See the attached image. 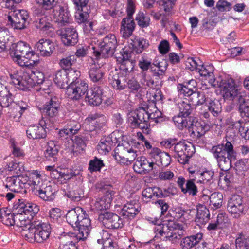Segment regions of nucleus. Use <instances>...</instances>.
<instances>
[{"label": "nucleus", "instance_id": "obj_1", "mask_svg": "<svg viewBox=\"0 0 249 249\" xmlns=\"http://www.w3.org/2000/svg\"><path fill=\"white\" fill-rule=\"evenodd\" d=\"M211 151L221 170L227 171L231 168V160L235 159L236 155L231 142L227 141L225 144L213 146Z\"/></svg>", "mask_w": 249, "mask_h": 249}, {"label": "nucleus", "instance_id": "obj_2", "mask_svg": "<svg viewBox=\"0 0 249 249\" xmlns=\"http://www.w3.org/2000/svg\"><path fill=\"white\" fill-rule=\"evenodd\" d=\"M51 231V228L49 224L39 220H34L28 229L22 231V235L30 242L36 241L43 243L48 239Z\"/></svg>", "mask_w": 249, "mask_h": 249}, {"label": "nucleus", "instance_id": "obj_3", "mask_svg": "<svg viewBox=\"0 0 249 249\" xmlns=\"http://www.w3.org/2000/svg\"><path fill=\"white\" fill-rule=\"evenodd\" d=\"M154 231L156 236L163 237L173 242L180 239L184 233L182 225L171 220L158 224L155 227Z\"/></svg>", "mask_w": 249, "mask_h": 249}, {"label": "nucleus", "instance_id": "obj_4", "mask_svg": "<svg viewBox=\"0 0 249 249\" xmlns=\"http://www.w3.org/2000/svg\"><path fill=\"white\" fill-rule=\"evenodd\" d=\"M13 48L14 49V59L20 66L31 67L38 63V60H31L35 53L27 43L18 42L14 45Z\"/></svg>", "mask_w": 249, "mask_h": 249}, {"label": "nucleus", "instance_id": "obj_5", "mask_svg": "<svg viewBox=\"0 0 249 249\" xmlns=\"http://www.w3.org/2000/svg\"><path fill=\"white\" fill-rule=\"evenodd\" d=\"M149 120L148 112L143 107L131 112L128 118L129 123L133 126L142 129L143 133L146 134H149L150 131Z\"/></svg>", "mask_w": 249, "mask_h": 249}, {"label": "nucleus", "instance_id": "obj_6", "mask_svg": "<svg viewBox=\"0 0 249 249\" xmlns=\"http://www.w3.org/2000/svg\"><path fill=\"white\" fill-rule=\"evenodd\" d=\"M174 156L178 158V161L182 164L187 163L189 159L195 152V148L191 142L180 141L173 147Z\"/></svg>", "mask_w": 249, "mask_h": 249}, {"label": "nucleus", "instance_id": "obj_7", "mask_svg": "<svg viewBox=\"0 0 249 249\" xmlns=\"http://www.w3.org/2000/svg\"><path fill=\"white\" fill-rule=\"evenodd\" d=\"M213 87L220 89L221 93L226 100H233L239 91L237 86L232 78H217V81L214 84Z\"/></svg>", "mask_w": 249, "mask_h": 249}, {"label": "nucleus", "instance_id": "obj_8", "mask_svg": "<svg viewBox=\"0 0 249 249\" xmlns=\"http://www.w3.org/2000/svg\"><path fill=\"white\" fill-rule=\"evenodd\" d=\"M113 156L121 163L130 164L137 156V151L130 147L127 142L119 144L115 148Z\"/></svg>", "mask_w": 249, "mask_h": 249}, {"label": "nucleus", "instance_id": "obj_9", "mask_svg": "<svg viewBox=\"0 0 249 249\" xmlns=\"http://www.w3.org/2000/svg\"><path fill=\"white\" fill-rule=\"evenodd\" d=\"M117 46V40L115 35H107L104 38L100 45V51H94L93 53L96 59L100 56L109 57L113 55Z\"/></svg>", "mask_w": 249, "mask_h": 249}, {"label": "nucleus", "instance_id": "obj_10", "mask_svg": "<svg viewBox=\"0 0 249 249\" xmlns=\"http://www.w3.org/2000/svg\"><path fill=\"white\" fill-rule=\"evenodd\" d=\"M88 86L84 80L71 82L67 87L66 94L68 97L73 100H79L87 91Z\"/></svg>", "mask_w": 249, "mask_h": 249}, {"label": "nucleus", "instance_id": "obj_11", "mask_svg": "<svg viewBox=\"0 0 249 249\" xmlns=\"http://www.w3.org/2000/svg\"><path fill=\"white\" fill-rule=\"evenodd\" d=\"M8 20L14 29L22 30L26 27L27 23H29V15L26 10H17L8 16Z\"/></svg>", "mask_w": 249, "mask_h": 249}, {"label": "nucleus", "instance_id": "obj_12", "mask_svg": "<svg viewBox=\"0 0 249 249\" xmlns=\"http://www.w3.org/2000/svg\"><path fill=\"white\" fill-rule=\"evenodd\" d=\"M98 220L107 229H118L123 226L122 220L120 216L108 211L101 213L99 215Z\"/></svg>", "mask_w": 249, "mask_h": 249}, {"label": "nucleus", "instance_id": "obj_13", "mask_svg": "<svg viewBox=\"0 0 249 249\" xmlns=\"http://www.w3.org/2000/svg\"><path fill=\"white\" fill-rule=\"evenodd\" d=\"M57 34L65 46H74L78 42V33L76 29L72 26L61 28L57 30Z\"/></svg>", "mask_w": 249, "mask_h": 249}, {"label": "nucleus", "instance_id": "obj_14", "mask_svg": "<svg viewBox=\"0 0 249 249\" xmlns=\"http://www.w3.org/2000/svg\"><path fill=\"white\" fill-rule=\"evenodd\" d=\"M245 207L242 198L239 195L232 196L228 201L227 210L233 218H238L245 214Z\"/></svg>", "mask_w": 249, "mask_h": 249}, {"label": "nucleus", "instance_id": "obj_15", "mask_svg": "<svg viewBox=\"0 0 249 249\" xmlns=\"http://www.w3.org/2000/svg\"><path fill=\"white\" fill-rule=\"evenodd\" d=\"M140 211V205L137 199L130 200L124 204L121 213L124 218H134Z\"/></svg>", "mask_w": 249, "mask_h": 249}, {"label": "nucleus", "instance_id": "obj_16", "mask_svg": "<svg viewBox=\"0 0 249 249\" xmlns=\"http://www.w3.org/2000/svg\"><path fill=\"white\" fill-rule=\"evenodd\" d=\"M87 215L84 211V216L79 220L77 226L78 232L76 233V237L79 240L86 239L89 232V227L90 226V220L87 217Z\"/></svg>", "mask_w": 249, "mask_h": 249}, {"label": "nucleus", "instance_id": "obj_17", "mask_svg": "<svg viewBox=\"0 0 249 249\" xmlns=\"http://www.w3.org/2000/svg\"><path fill=\"white\" fill-rule=\"evenodd\" d=\"M55 21L60 26H65L70 22V14L66 7L57 4L53 9Z\"/></svg>", "mask_w": 249, "mask_h": 249}, {"label": "nucleus", "instance_id": "obj_18", "mask_svg": "<svg viewBox=\"0 0 249 249\" xmlns=\"http://www.w3.org/2000/svg\"><path fill=\"white\" fill-rule=\"evenodd\" d=\"M35 48L40 52L41 55L48 57L53 53L54 45L51 40L42 38L36 44Z\"/></svg>", "mask_w": 249, "mask_h": 249}, {"label": "nucleus", "instance_id": "obj_19", "mask_svg": "<svg viewBox=\"0 0 249 249\" xmlns=\"http://www.w3.org/2000/svg\"><path fill=\"white\" fill-rule=\"evenodd\" d=\"M103 89L100 86H95L87 92L86 101L89 105L98 106L102 102Z\"/></svg>", "mask_w": 249, "mask_h": 249}, {"label": "nucleus", "instance_id": "obj_20", "mask_svg": "<svg viewBox=\"0 0 249 249\" xmlns=\"http://www.w3.org/2000/svg\"><path fill=\"white\" fill-rule=\"evenodd\" d=\"M189 119V126L188 128L192 137L200 138L208 130V126L203 125L197 120L191 121L190 118Z\"/></svg>", "mask_w": 249, "mask_h": 249}, {"label": "nucleus", "instance_id": "obj_21", "mask_svg": "<svg viewBox=\"0 0 249 249\" xmlns=\"http://www.w3.org/2000/svg\"><path fill=\"white\" fill-rule=\"evenodd\" d=\"M27 183L29 186L30 189L35 195L38 193L45 184L41 178V175L36 171L30 175Z\"/></svg>", "mask_w": 249, "mask_h": 249}, {"label": "nucleus", "instance_id": "obj_22", "mask_svg": "<svg viewBox=\"0 0 249 249\" xmlns=\"http://www.w3.org/2000/svg\"><path fill=\"white\" fill-rule=\"evenodd\" d=\"M84 216V211L80 207H76L70 210L66 214V219L69 224L76 228L79 220Z\"/></svg>", "mask_w": 249, "mask_h": 249}, {"label": "nucleus", "instance_id": "obj_23", "mask_svg": "<svg viewBox=\"0 0 249 249\" xmlns=\"http://www.w3.org/2000/svg\"><path fill=\"white\" fill-rule=\"evenodd\" d=\"M56 100L55 98H51L42 108V112L49 117L53 118L58 113L59 104Z\"/></svg>", "mask_w": 249, "mask_h": 249}, {"label": "nucleus", "instance_id": "obj_24", "mask_svg": "<svg viewBox=\"0 0 249 249\" xmlns=\"http://www.w3.org/2000/svg\"><path fill=\"white\" fill-rule=\"evenodd\" d=\"M135 28V23L133 18L126 17L121 21V33L124 38L130 37Z\"/></svg>", "mask_w": 249, "mask_h": 249}, {"label": "nucleus", "instance_id": "obj_25", "mask_svg": "<svg viewBox=\"0 0 249 249\" xmlns=\"http://www.w3.org/2000/svg\"><path fill=\"white\" fill-rule=\"evenodd\" d=\"M202 237L201 233L185 237L181 240L180 246L182 249H190L199 244Z\"/></svg>", "mask_w": 249, "mask_h": 249}, {"label": "nucleus", "instance_id": "obj_26", "mask_svg": "<svg viewBox=\"0 0 249 249\" xmlns=\"http://www.w3.org/2000/svg\"><path fill=\"white\" fill-rule=\"evenodd\" d=\"M168 191L165 189L163 191L159 187H147L143 190L142 195L144 197L152 198L165 197L168 196Z\"/></svg>", "mask_w": 249, "mask_h": 249}, {"label": "nucleus", "instance_id": "obj_27", "mask_svg": "<svg viewBox=\"0 0 249 249\" xmlns=\"http://www.w3.org/2000/svg\"><path fill=\"white\" fill-rule=\"evenodd\" d=\"M28 78L29 76L28 74H24L23 76L18 78L11 76V81L10 83L15 85L17 88L25 90L33 87L31 81L28 79Z\"/></svg>", "mask_w": 249, "mask_h": 249}, {"label": "nucleus", "instance_id": "obj_28", "mask_svg": "<svg viewBox=\"0 0 249 249\" xmlns=\"http://www.w3.org/2000/svg\"><path fill=\"white\" fill-rule=\"evenodd\" d=\"M29 108V106L26 102L23 101H19L16 104L14 108L11 109L10 112V116L16 121H18L23 113L28 111Z\"/></svg>", "mask_w": 249, "mask_h": 249}, {"label": "nucleus", "instance_id": "obj_29", "mask_svg": "<svg viewBox=\"0 0 249 249\" xmlns=\"http://www.w3.org/2000/svg\"><path fill=\"white\" fill-rule=\"evenodd\" d=\"M111 192L108 191L106 195L97 199L94 205V209L96 211H103L109 209L112 200Z\"/></svg>", "mask_w": 249, "mask_h": 249}, {"label": "nucleus", "instance_id": "obj_30", "mask_svg": "<svg viewBox=\"0 0 249 249\" xmlns=\"http://www.w3.org/2000/svg\"><path fill=\"white\" fill-rule=\"evenodd\" d=\"M27 137L29 139H41L46 136V132L43 126H30L26 130Z\"/></svg>", "mask_w": 249, "mask_h": 249}, {"label": "nucleus", "instance_id": "obj_31", "mask_svg": "<svg viewBox=\"0 0 249 249\" xmlns=\"http://www.w3.org/2000/svg\"><path fill=\"white\" fill-rule=\"evenodd\" d=\"M36 195L42 199L47 201H52L55 198V191H53L52 187L50 185L46 186L45 184Z\"/></svg>", "mask_w": 249, "mask_h": 249}, {"label": "nucleus", "instance_id": "obj_32", "mask_svg": "<svg viewBox=\"0 0 249 249\" xmlns=\"http://www.w3.org/2000/svg\"><path fill=\"white\" fill-rule=\"evenodd\" d=\"M0 218L2 222L8 226L15 225L16 214L12 213L10 210L7 208H0Z\"/></svg>", "mask_w": 249, "mask_h": 249}, {"label": "nucleus", "instance_id": "obj_33", "mask_svg": "<svg viewBox=\"0 0 249 249\" xmlns=\"http://www.w3.org/2000/svg\"><path fill=\"white\" fill-rule=\"evenodd\" d=\"M89 75L91 80L93 82H101L103 79L105 73L100 67L97 66L94 63L90 66Z\"/></svg>", "mask_w": 249, "mask_h": 249}, {"label": "nucleus", "instance_id": "obj_34", "mask_svg": "<svg viewBox=\"0 0 249 249\" xmlns=\"http://www.w3.org/2000/svg\"><path fill=\"white\" fill-rule=\"evenodd\" d=\"M198 68V71L201 76L207 77L209 83L213 87L215 82L217 81V78L215 79L213 73V67L210 65L204 66L201 65Z\"/></svg>", "mask_w": 249, "mask_h": 249}, {"label": "nucleus", "instance_id": "obj_35", "mask_svg": "<svg viewBox=\"0 0 249 249\" xmlns=\"http://www.w3.org/2000/svg\"><path fill=\"white\" fill-rule=\"evenodd\" d=\"M210 219L209 210L204 206L197 209V213L195 218V222L198 225L206 224Z\"/></svg>", "mask_w": 249, "mask_h": 249}, {"label": "nucleus", "instance_id": "obj_36", "mask_svg": "<svg viewBox=\"0 0 249 249\" xmlns=\"http://www.w3.org/2000/svg\"><path fill=\"white\" fill-rule=\"evenodd\" d=\"M67 75L66 70L58 71L56 72L53 79L54 82L60 88H65L68 85V78Z\"/></svg>", "mask_w": 249, "mask_h": 249}, {"label": "nucleus", "instance_id": "obj_37", "mask_svg": "<svg viewBox=\"0 0 249 249\" xmlns=\"http://www.w3.org/2000/svg\"><path fill=\"white\" fill-rule=\"evenodd\" d=\"M34 25L36 28L39 29L45 34L53 31V29L52 25L47 21V18L45 17L36 19L34 22Z\"/></svg>", "mask_w": 249, "mask_h": 249}, {"label": "nucleus", "instance_id": "obj_38", "mask_svg": "<svg viewBox=\"0 0 249 249\" xmlns=\"http://www.w3.org/2000/svg\"><path fill=\"white\" fill-rule=\"evenodd\" d=\"M32 219H27V216L23 214H20L19 213H17L15 217V225L19 227L23 228L22 231L26 229H28L31 223L33 221L31 220Z\"/></svg>", "mask_w": 249, "mask_h": 249}, {"label": "nucleus", "instance_id": "obj_39", "mask_svg": "<svg viewBox=\"0 0 249 249\" xmlns=\"http://www.w3.org/2000/svg\"><path fill=\"white\" fill-rule=\"evenodd\" d=\"M110 81L113 88L117 90H123L127 86L125 77L123 75H115Z\"/></svg>", "mask_w": 249, "mask_h": 249}, {"label": "nucleus", "instance_id": "obj_40", "mask_svg": "<svg viewBox=\"0 0 249 249\" xmlns=\"http://www.w3.org/2000/svg\"><path fill=\"white\" fill-rule=\"evenodd\" d=\"M147 160L145 157L141 156L136 159V160L133 165L134 170L139 174L146 172L147 168Z\"/></svg>", "mask_w": 249, "mask_h": 249}, {"label": "nucleus", "instance_id": "obj_41", "mask_svg": "<svg viewBox=\"0 0 249 249\" xmlns=\"http://www.w3.org/2000/svg\"><path fill=\"white\" fill-rule=\"evenodd\" d=\"M208 108L214 116H217L221 112L222 106L220 101L218 100L209 99L208 98Z\"/></svg>", "mask_w": 249, "mask_h": 249}, {"label": "nucleus", "instance_id": "obj_42", "mask_svg": "<svg viewBox=\"0 0 249 249\" xmlns=\"http://www.w3.org/2000/svg\"><path fill=\"white\" fill-rule=\"evenodd\" d=\"M190 101L193 105L196 106L206 102L208 101V98L205 97L203 92L195 91L190 97Z\"/></svg>", "mask_w": 249, "mask_h": 249}, {"label": "nucleus", "instance_id": "obj_43", "mask_svg": "<svg viewBox=\"0 0 249 249\" xmlns=\"http://www.w3.org/2000/svg\"><path fill=\"white\" fill-rule=\"evenodd\" d=\"M114 142H112L111 138L107 137L101 140L98 146V150L102 152V153L108 152L111 150L113 146Z\"/></svg>", "mask_w": 249, "mask_h": 249}, {"label": "nucleus", "instance_id": "obj_44", "mask_svg": "<svg viewBox=\"0 0 249 249\" xmlns=\"http://www.w3.org/2000/svg\"><path fill=\"white\" fill-rule=\"evenodd\" d=\"M191 84L195 88V85H196V81L195 80H191L189 81L188 85L185 86L179 84L178 87V89L180 93L183 94L184 96L190 97L194 92L193 89L190 86Z\"/></svg>", "mask_w": 249, "mask_h": 249}, {"label": "nucleus", "instance_id": "obj_45", "mask_svg": "<svg viewBox=\"0 0 249 249\" xmlns=\"http://www.w3.org/2000/svg\"><path fill=\"white\" fill-rule=\"evenodd\" d=\"M133 51L137 54L141 53L148 45L147 41L143 38L135 39L133 40Z\"/></svg>", "mask_w": 249, "mask_h": 249}, {"label": "nucleus", "instance_id": "obj_46", "mask_svg": "<svg viewBox=\"0 0 249 249\" xmlns=\"http://www.w3.org/2000/svg\"><path fill=\"white\" fill-rule=\"evenodd\" d=\"M196 176L195 178H199L197 182L201 183H206L210 182L213 178L214 172L212 171H205L201 173L197 172L196 174Z\"/></svg>", "mask_w": 249, "mask_h": 249}, {"label": "nucleus", "instance_id": "obj_47", "mask_svg": "<svg viewBox=\"0 0 249 249\" xmlns=\"http://www.w3.org/2000/svg\"><path fill=\"white\" fill-rule=\"evenodd\" d=\"M29 76V78H28V79L31 81L33 87L36 86V84H43L44 80V75L42 72L38 71H32V73Z\"/></svg>", "mask_w": 249, "mask_h": 249}, {"label": "nucleus", "instance_id": "obj_48", "mask_svg": "<svg viewBox=\"0 0 249 249\" xmlns=\"http://www.w3.org/2000/svg\"><path fill=\"white\" fill-rule=\"evenodd\" d=\"M9 34L7 29L5 27H0V48L6 50L9 41Z\"/></svg>", "mask_w": 249, "mask_h": 249}, {"label": "nucleus", "instance_id": "obj_49", "mask_svg": "<svg viewBox=\"0 0 249 249\" xmlns=\"http://www.w3.org/2000/svg\"><path fill=\"white\" fill-rule=\"evenodd\" d=\"M195 179L192 178L186 181L184 189H182V192L184 194L188 193L190 195L195 196L197 193V188L195 185Z\"/></svg>", "mask_w": 249, "mask_h": 249}, {"label": "nucleus", "instance_id": "obj_50", "mask_svg": "<svg viewBox=\"0 0 249 249\" xmlns=\"http://www.w3.org/2000/svg\"><path fill=\"white\" fill-rule=\"evenodd\" d=\"M186 117H183L179 113L173 118V120L175 125L179 129H182L184 127L189 126V120L188 121Z\"/></svg>", "mask_w": 249, "mask_h": 249}, {"label": "nucleus", "instance_id": "obj_51", "mask_svg": "<svg viewBox=\"0 0 249 249\" xmlns=\"http://www.w3.org/2000/svg\"><path fill=\"white\" fill-rule=\"evenodd\" d=\"M76 57L74 55H69L62 58L59 63L62 70H70V68L76 62Z\"/></svg>", "mask_w": 249, "mask_h": 249}, {"label": "nucleus", "instance_id": "obj_52", "mask_svg": "<svg viewBox=\"0 0 249 249\" xmlns=\"http://www.w3.org/2000/svg\"><path fill=\"white\" fill-rule=\"evenodd\" d=\"M136 20L138 25L142 28L148 27L150 24V19L148 16L142 12H139L136 16Z\"/></svg>", "mask_w": 249, "mask_h": 249}, {"label": "nucleus", "instance_id": "obj_53", "mask_svg": "<svg viewBox=\"0 0 249 249\" xmlns=\"http://www.w3.org/2000/svg\"><path fill=\"white\" fill-rule=\"evenodd\" d=\"M104 166V164L103 160L95 157L93 160H91L89 161V170L91 172L100 171L101 168Z\"/></svg>", "mask_w": 249, "mask_h": 249}, {"label": "nucleus", "instance_id": "obj_54", "mask_svg": "<svg viewBox=\"0 0 249 249\" xmlns=\"http://www.w3.org/2000/svg\"><path fill=\"white\" fill-rule=\"evenodd\" d=\"M58 152V149L56 147L53 142H50L48 143L46 150L45 152V155L46 158L49 160L56 156Z\"/></svg>", "mask_w": 249, "mask_h": 249}, {"label": "nucleus", "instance_id": "obj_55", "mask_svg": "<svg viewBox=\"0 0 249 249\" xmlns=\"http://www.w3.org/2000/svg\"><path fill=\"white\" fill-rule=\"evenodd\" d=\"M152 63L156 67L158 68L159 71H160L161 74L164 73L168 66V62L166 59H161V60H160L158 57L154 59Z\"/></svg>", "mask_w": 249, "mask_h": 249}, {"label": "nucleus", "instance_id": "obj_56", "mask_svg": "<svg viewBox=\"0 0 249 249\" xmlns=\"http://www.w3.org/2000/svg\"><path fill=\"white\" fill-rule=\"evenodd\" d=\"M223 195L220 193H213L210 196L211 203L216 208H219L222 205Z\"/></svg>", "mask_w": 249, "mask_h": 249}, {"label": "nucleus", "instance_id": "obj_57", "mask_svg": "<svg viewBox=\"0 0 249 249\" xmlns=\"http://www.w3.org/2000/svg\"><path fill=\"white\" fill-rule=\"evenodd\" d=\"M179 114L183 117H187L192 112V108L190 104L182 102L178 104Z\"/></svg>", "mask_w": 249, "mask_h": 249}, {"label": "nucleus", "instance_id": "obj_58", "mask_svg": "<svg viewBox=\"0 0 249 249\" xmlns=\"http://www.w3.org/2000/svg\"><path fill=\"white\" fill-rule=\"evenodd\" d=\"M36 2L46 10H53L57 4L56 0H36Z\"/></svg>", "mask_w": 249, "mask_h": 249}, {"label": "nucleus", "instance_id": "obj_59", "mask_svg": "<svg viewBox=\"0 0 249 249\" xmlns=\"http://www.w3.org/2000/svg\"><path fill=\"white\" fill-rule=\"evenodd\" d=\"M67 77L68 78V83L70 81L71 82H76L78 80H82L79 78L80 75V72L79 71L74 70L72 69L70 70H66Z\"/></svg>", "mask_w": 249, "mask_h": 249}, {"label": "nucleus", "instance_id": "obj_60", "mask_svg": "<svg viewBox=\"0 0 249 249\" xmlns=\"http://www.w3.org/2000/svg\"><path fill=\"white\" fill-rule=\"evenodd\" d=\"M239 104V108L241 105H247V102H249V96L246 94L245 92H240L238 91L237 95L235 97V99Z\"/></svg>", "mask_w": 249, "mask_h": 249}, {"label": "nucleus", "instance_id": "obj_61", "mask_svg": "<svg viewBox=\"0 0 249 249\" xmlns=\"http://www.w3.org/2000/svg\"><path fill=\"white\" fill-rule=\"evenodd\" d=\"M33 203L27 202L25 203L22 202L19 203L16 207H15L16 213H19L20 214L26 215L27 211H28L32 207Z\"/></svg>", "mask_w": 249, "mask_h": 249}, {"label": "nucleus", "instance_id": "obj_62", "mask_svg": "<svg viewBox=\"0 0 249 249\" xmlns=\"http://www.w3.org/2000/svg\"><path fill=\"white\" fill-rule=\"evenodd\" d=\"M68 237H65L62 239V243L60 245V249H78L75 243L72 241H67Z\"/></svg>", "mask_w": 249, "mask_h": 249}, {"label": "nucleus", "instance_id": "obj_63", "mask_svg": "<svg viewBox=\"0 0 249 249\" xmlns=\"http://www.w3.org/2000/svg\"><path fill=\"white\" fill-rule=\"evenodd\" d=\"M174 177V173L170 170H162L159 174V178L161 180H171Z\"/></svg>", "mask_w": 249, "mask_h": 249}, {"label": "nucleus", "instance_id": "obj_64", "mask_svg": "<svg viewBox=\"0 0 249 249\" xmlns=\"http://www.w3.org/2000/svg\"><path fill=\"white\" fill-rule=\"evenodd\" d=\"M67 127L71 131L73 135L77 133L81 128V124L77 122L72 120L69 121L68 123Z\"/></svg>", "mask_w": 249, "mask_h": 249}]
</instances>
